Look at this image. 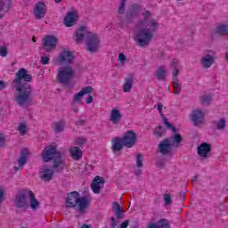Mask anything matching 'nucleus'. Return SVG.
Masks as SVG:
<instances>
[{"label": "nucleus", "instance_id": "f257e3e1", "mask_svg": "<svg viewBox=\"0 0 228 228\" xmlns=\"http://www.w3.org/2000/svg\"><path fill=\"white\" fill-rule=\"evenodd\" d=\"M33 77L28 73V69L21 68L15 73L12 80V88H14V95L18 106L24 104H31L33 102V86L31 81Z\"/></svg>", "mask_w": 228, "mask_h": 228}, {"label": "nucleus", "instance_id": "f03ea898", "mask_svg": "<svg viewBox=\"0 0 228 228\" xmlns=\"http://www.w3.org/2000/svg\"><path fill=\"white\" fill-rule=\"evenodd\" d=\"M142 20H138L140 28L134 35V42L139 47H147L154 37V32L158 29V22L151 17V12H142Z\"/></svg>", "mask_w": 228, "mask_h": 228}, {"label": "nucleus", "instance_id": "7ed1b4c3", "mask_svg": "<svg viewBox=\"0 0 228 228\" xmlns=\"http://www.w3.org/2000/svg\"><path fill=\"white\" fill-rule=\"evenodd\" d=\"M75 35L77 44H81V42H83L86 37V49L89 51V53H97L101 45V40L99 39V36L97 34L89 32L86 27L81 26L76 30Z\"/></svg>", "mask_w": 228, "mask_h": 228}, {"label": "nucleus", "instance_id": "20e7f679", "mask_svg": "<svg viewBox=\"0 0 228 228\" xmlns=\"http://www.w3.org/2000/svg\"><path fill=\"white\" fill-rule=\"evenodd\" d=\"M41 158L45 163H51L53 160V168L60 172L65 168V162L61 159V152L52 143L44 148L41 151Z\"/></svg>", "mask_w": 228, "mask_h": 228}, {"label": "nucleus", "instance_id": "39448f33", "mask_svg": "<svg viewBox=\"0 0 228 228\" xmlns=\"http://www.w3.org/2000/svg\"><path fill=\"white\" fill-rule=\"evenodd\" d=\"M16 208L21 211H28L30 208L35 211L40 208V202L37 200L33 191L25 190L16 196L15 199Z\"/></svg>", "mask_w": 228, "mask_h": 228}, {"label": "nucleus", "instance_id": "423d86ee", "mask_svg": "<svg viewBox=\"0 0 228 228\" xmlns=\"http://www.w3.org/2000/svg\"><path fill=\"white\" fill-rule=\"evenodd\" d=\"M74 77V69L71 67L66 66L64 68H59L56 76V81L60 85L69 86L72 78Z\"/></svg>", "mask_w": 228, "mask_h": 228}, {"label": "nucleus", "instance_id": "0eeeda50", "mask_svg": "<svg viewBox=\"0 0 228 228\" xmlns=\"http://www.w3.org/2000/svg\"><path fill=\"white\" fill-rule=\"evenodd\" d=\"M164 126H166L167 129H170V131L175 134L171 136L169 140H171V143L175 145V147H179L181 142H183V136H181V134H176L177 128L174 126V125H172L170 122H168V119H167V118H164Z\"/></svg>", "mask_w": 228, "mask_h": 228}, {"label": "nucleus", "instance_id": "6e6552de", "mask_svg": "<svg viewBox=\"0 0 228 228\" xmlns=\"http://www.w3.org/2000/svg\"><path fill=\"white\" fill-rule=\"evenodd\" d=\"M121 140H123V143L126 149H133L136 145V133L133 130H127Z\"/></svg>", "mask_w": 228, "mask_h": 228}, {"label": "nucleus", "instance_id": "1a4fd4ad", "mask_svg": "<svg viewBox=\"0 0 228 228\" xmlns=\"http://www.w3.org/2000/svg\"><path fill=\"white\" fill-rule=\"evenodd\" d=\"M47 14V6L44 2H38L34 7V16L36 20H42Z\"/></svg>", "mask_w": 228, "mask_h": 228}, {"label": "nucleus", "instance_id": "9d476101", "mask_svg": "<svg viewBox=\"0 0 228 228\" xmlns=\"http://www.w3.org/2000/svg\"><path fill=\"white\" fill-rule=\"evenodd\" d=\"M77 19H79L77 11L72 10L68 12L64 17V26L66 28H72V26H75L76 22H77Z\"/></svg>", "mask_w": 228, "mask_h": 228}, {"label": "nucleus", "instance_id": "9b49d317", "mask_svg": "<svg viewBox=\"0 0 228 228\" xmlns=\"http://www.w3.org/2000/svg\"><path fill=\"white\" fill-rule=\"evenodd\" d=\"M58 44V38L54 36H46L43 38V49L45 51H53Z\"/></svg>", "mask_w": 228, "mask_h": 228}, {"label": "nucleus", "instance_id": "f8f14e48", "mask_svg": "<svg viewBox=\"0 0 228 228\" xmlns=\"http://www.w3.org/2000/svg\"><path fill=\"white\" fill-rule=\"evenodd\" d=\"M28 158H29V151H28V149H23L18 158V167H14L15 172H19V170L24 168V166L28 163Z\"/></svg>", "mask_w": 228, "mask_h": 228}, {"label": "nucleus", "instance_id": "ddd939ff", "mask_svg": "<svg viewBox=\"0 0 228 228\" xmlns=\"http://www.w3.org/2000/svg\"><path fill=\"white\" fill-rule=\"evenodd\" d=\"M104 188V178L99 175H96L91 183V190L95 195L101 193V190Z\"/></svg>", "mask_w": 228, "mask_h": 228}, {"label": "nucleus", "instance_id": "4468645a", "mask_svg": "<svg viewBox=\"0 0 228 228\" xmlns=\"http://www.w3.org/2000/svg\"><path fill=\"white\" fill-rule=\"evenodd\" d=\"M160 154H163L164 156L167 154H170L172 152V142L170 138L164 139L159 144L157 149Z\"/></svg>", "mask_w": 228, "mask_h": 228}, {"label": "nucleus", "instance_id": "2eb2a0df", "mask_svg": "<svg viewBox=\"0 0 228 228\" xmlns=\"http://www.w3.org/2000/svg\"><path fill=\"white\" fill-rule=\"evenodd\" d=\"M133 85H134V75L129 74L124 78L122 90L125 94H129L133 90Z\"/></svg>", "mask_w": 228, "mask_h": 228}, {"label": "nucleus", "instance_id": "dca6fc26", "mask_svg": "<svg viewBox=\"0 0 228 228\" xmlns=\"http://www.w3.org/2000/svg\"><path fill=\"white\" fill-rule=\"evenodd\" d=\"M74 60V54L69 51H62L57 59V64L61 65V63H70Z\"/></svg>", "mask_w": 228, "mask_h": 228}, {"label": "nucleus", "instance_id": "f3484780", "mask_svg": "<svg viewBox=\"0 0 228 228\" xmlns=\"http://www.w3.org/2000/svg\"><path fill=\"white\" fill-rule=\"evenodd\" d=\"M111 151L113 154H117V152H120L122 149H124V141L121 137H113L111 140Z\"/></svg>", "mask_w": 228, "mask_h": 228}, {"label": "nucleus", "instance_id": "a211bd4d", "mask_svg": "<svg viewBox=\"0 0 228 228\" xmlns=\"http://www.w3.org/2000/svg\"><path fill=\"white\" fill-rule=\"evenodd\" d=\"M79 200V192L72 191L68 195L66 200L67 208H76L77 206V202Z\"/></svg>", "mask_w": 228, "mask_h": 228}, {"label": "nucleus", "instance_id": "6ab92c4d", "mask_svg": "<svg viewBox=\"0 0 228 228\" xmlns=\"http://www.w3.org/2000/svg\"><path fill=\"white\" fill-rule=\"evenodd\" d=\"M191 120L193 121L194 126H200L204 122V112L200 110H192Z\"/></svg>", "mask_w": 228, "mask_h": 228}, {"label": "nucleus", "instance_id": "aec40b11", "mask_svg": "<svg viewBox=\"0 0 228 228\" xmlns=\"http://www.w3.org/2000/svg\"><path fill=\"white\" fill-rule=\"evenodd\" d=\"M211 144L208 142H202L199 147H198V154L200 156V158H208L209 156V152L212 151Z\"/></svg>", "mask_w": 228, "mask_h": 228}, {"label": "nucleus", "instance_id": "412c9836", "mask_svg": "<svg viewBox=\"0 0 228 228\" xmlns=\"http://www.w3.org/2000/svg\"><path fill=\"white\" fill-rule=\"evenodd\" d=\"M215 56L211 54H206L201 58V66L203 69H211L215 65L216 61Z\"/></svg>", "mask_w": 228, "mask_h": 228}, {"label": "nucleus", "instance_id": "4be33fe9", "mask_svg": "<svg viewBox=\"0 0 228 228\" xmlns=\"http://www.w3.org/2000/svg\"><path fill=\"white\" fill-rule=\"evenodd\" d=\"M140 10H142V5L138 4H134L128 9V12H126V18L136 19V17H138V13H140Z\"/></svg>", "mask_w": 228, "mask_h": 228}, {"label": "nucleus", "instance_id": "5701e85b", "mask_svg": "<svg viewBox=\"0 0 228 228\" xmlns=\"http://www.w3.org/2000/svg\"><path fill=\"white\" fill-rule=\"evenodd\" d=\"M90 205V200L86 196L79 197L77 203L79 213H85Z\"/></svg>", "mask_w": 228, "mask_h": 228}, {"label": "nucleus", "instance_id": "b1692460", "mask_svg": "<svg viewBox=\"0 0 228 228\" xmlns=\"http://www.w3.org/2000/svg\"><path fill=\"white\" fill-rule=\"evenodd\" d=\"M93 91L94 87L90 86L83 87L81 91H79L77 94L74 95L73 102H77L81 101L84 95H86L87 94H92Z\"/></svg>", "mask_w": 228, "mask_h": 228}, {"label": "nucleus", "instance_id": "393cba45", "mask_svg": "<svg viewBox=\"0 0 228 228\" xmlns=\"http://www.w3.org/2000/svg\"><path fill=\"white\" fill-rule=\"evenodd\" d=\"M112 211L116 215L118 220H122V218H124V207L118 204V202L115 201L112 204Z\"/></svg>", "mask_w": 228, "mask_h": 228}, {"label": "nucleus", "instance_id": "a878e982", "mask_svg": "<svg viewBox=\"0 0 228 228\" xmlns=\"http://www.w3.org/2000/svg\"><path fill=\"white\" fill-rule=\"evenodd\" d=\"M110 120L114 124V126H117L120 120H122V113H120V110L118 109H112L110 115Z\"/></svg>", "mask_w": 228, "mask_h": 228}, {"label": "nucleus", "instance_id": "bb28decb", "mask_svg": "<svg viewBox=\"0 0 228 228\" xmlns=\"http://www.w3.org/2000/svg\"><path fill=\"white\" fill-rule=\"evenodd\" d=\"M69 154L75 161H79L81 158H83V151L79 147L77 146H73L69 149Z\"/></svg>", "mask_w": 228, "mask_h": 228}, {"label": "nucleus", "instance_id": "cd10ccee", "mask_svg": "<svg viewBox=\"0 0 228 228\" xmlns=\"http://www.w3.org/2000/svg\"><path fill=\"white\" fill-rule=\"evenodd\" d=\"M53 175H54V169L53 168H45L40 172L42 181H51Z\"/></svg>", "mask_w": 228, "mask_h": 228}, {"label": "nucleus", "instance_id": "c85d7f7f", "mask_svg": "<svg viewBox=\"0 0 228 228\" xmlns=\"http://www.w3.org/2000/svg\"><path fill=\"white\" fill-rule=\"evenodd\" d=\"M216 33L220 37H226L228 35V25L227 24H219L216 28Z\"/></svg>", "mask_w": 228, "mask_h": 228}, {"label": "nucleus", "instance_id": "c756f323", "mask_svg": "<svg viewBox=\"0 0 228 228\" xmlns=\"http://www.w3.org/2000/svg\"><path fill=\"white\" fill-rule=\"evenodd\" d=\"M155 77H157V79L159 81H163V79H165L167 77V68H165V66H160L156 73H155Z\"/></svg>", "mask_w": 228, "mask_h": 228}, {"label": "nucleus", "instance_id": "7c9ffc66", "mask_svg": "<svg viewBox=\"0 0 228 228\" xmlns=\"http://www.w3.org/2000/svg\"><path fill=\"white\" fill-rule=\"evenodd\" d=\"M8 10H10V2L0 0V19H3Z\"/></svg>", "mask_w": 228, "mask_h": 228}, {"label": "nucleus", "instance_id": "2f4dec72", "mask_svg": "<svg viewBox=\"0 0 228 228\" xmlns=\"http://www.w3.org/2000/svg\"><path fill=\"white\" fill-rule=\"evenodd\" d=\"M217 131H223L224 127H227V120L225 118H222L218 121L214 122Z\"/></svg>", "mask_w": 228, "mask_h": 228}, {"label": "nucleus", "instance_id": "473e14b6", "mask_svg": "<svg viewBox=\"0 0 228 228\" xmlns=\"http://www.w3.org/2000/svg\"><path fill=\"white\" fill-rule=\"evenodd\" d=\"M173 92L175 95L181 94V84L179 83V79L173 80Z\"/></svg>", "mask_w": 228, "mask_h": 228}, {"label": "nucleus", "instance_id": "72a5a7b5", "mask_svg": "<svg viewBox=\"0 0 228 228\" xmlns=\"http://www.w3.org/2000/svg\"><path fill=\"white\" fill-rule=\"evenodd\" d=\"M65 128V122L63 120L58 121L54 124L55 133H61Z\"/></svg>", "mask_w": 228, "mask_h": 228}, {"label": "nucleus", "instance_id": "f704fd0d", "mask_svg": "<svg viewBox=\"0 0 228 228\" xmlns=\"http://www.w3.org/2000/svg\"><path fill=\"white\" fill-rule=\"evenodd\" d=\"M135 167H137V168L143 167V156H142L141 153L137 154L135 157Z\"/></svg>", "mask_w": 228, "mask_h": 228}, {"label": "nucleus", "instance_id": "c9c22d12", "mask_svg": "<svg viewBox=\"0 0 228 228\" xmlns=\"http://www.w3.org/2000/svg\"><path fill=\"white\" fill-rule=\"evenodd\" d=\"M18 131L20 134H21V136H24V134H26V131H28V126L26 125V122L22 121L20 123Z\"/></svg>", "mask_w": 228, "mask_h": 228}, {"label": "nucleus", "instance_id": "e433bc0d", "mask_svg": "<svg viewBox=\"0 0 228 228\" xmlns=\"http://www.w3.org/2000/svg\"><path fill=\"white\" fill-rule=\"evenodd\" d=\"M163 133H165V130L163 129V126H161L155 127V129L153 131V134L157 138H161V136H163Z\"/></svg>", "mask_w": 228, "mask_h": 228}, {"label": "nucleus", "instance_id": "4c0bfd02", "mask_svg": "<svg viewBox=\"0 0 228 228\" xmlns=\"http://www.w3.org/2000/svg\"><path fill=\"white\" fill-rule=\"evenodd\" d=\"M212 100H213V98H211V96L208 95V94H205V95L200 97L201 104H205L206 106H209Z\"/></svg>", "mask_w": 228, "mask_h": 228}, {"label": "nucleus", "instance_id": "58836bf2", "mask_svg": "<svg viewBox=\"0 0 228 228\" xmlns=\"http://www.w3.org/2000/svg\"><path fill=\"white\" fill-rule=\"evenodd\" d=\"M170 224H168V221L167 219H160L157 223V228H169Z\"/></svg>", "mask_w": 228, "mask_h": 228}, {"label": "nucleus", "instance_id": "ea45409f", "mask_svg": "<svg viewBox=\"0 0 228 228\" xmlns=\"http://www.w3.org/2000/svg\"><path fill=\"white\" fill-rule=\"evenodd\" d=\"M127 58L126 57V54H124V53H120L118 56V61L119 63V65H121V67H124V65H126V61Z\"/></svg>", "mask_w": 228, "mask_h": 228}, {"label": "nucleus", "instance_id": "a19ab883", "mask_svg": "<svg viewBox=\"0 0 228 228\" xmlns=\"http://www.w3.org/2000/svg\"><path fill=\"white\" fill-rule=\"evenodd\" d=\"M75 143L78 145V147H83V145L86 143V139L85 138V136L77 137L75 139Z\"/></svg>", "mask_w": 228, "mask_h": 228}, {"label": "nucleus", "instance_id": "79ce46f5", "mask_svg": "<svg viewBox=\"0 0 228 228\" xmlns=\"http://www.w3.org/2000/svg\"><path fill=\"white\" fill-rule=\"evenodd\" d=\"M0 56H2V58L8 56V48L6 46H0Z\"/></svg>", "mask_w": 228, "mask_h": 228}, {"label": "nucleus", "instance_id": "37998d69", "mask_svg": "<svg viewBox=\"0 0 228 228\" xmlns=\"http://www.w3.org/2000/svg\"><path fill=\"white\" fill-rule=\"evenodd\" d=\"M125 12H126V2L120 1V4L118 7V13L120 15H124Z\"/></svg>", "mask_w": 228, "mask_h": 228}, {"label": "nucleus", "instance_id": "c03bdc74", "mask_svg": "<svg viewBox=\"0 0 228 228\" xmlns=\"http://www.w3.org/2000/svg\"><path fill=\"white\" fill-rule=\"evenodd\" d=\"M164 202H165L166 206H168L172 203V198L170 197V194L164 195Z\"/></svg>", "mask_w": 228, "mask_h": 228}, {"label": "nucleus", "instance_id": "a18cd8bd", "mask_svg": "<svg viewBox=\"0 0 228 228\" xmlns=\"http://www.w3.org/2000/svg\"><path fill=\"white\" fill-rule=\"evenodd\" d=\"M171 67H172L173 69H178V67H179V60L174 59V60L171 61Z\"/></svg>", "mask_w": 228, "mask_h": 228}, {"label": "nucleus", "instance_id": "49530a36", "mask_svg": "<svg viewBox=\"0 0 228 228\" xmlns=\"http://www.w3.org/2000/svg\"><path fill=\"white\" fill-rule=\"evenodd\" d=\"M49 56H42L41 57V64L42 65H47L49 63Z\"/></svg>", "mask_w": 228, "mask_h": 228}, {"label": "nucleus", "instance_id": "de8ad7c7", "mask_svg": "<svg viewBox=\"0 0 228 228\" xmlns=\"http://www.w3.org/2000/svg\"><path fill=\"white\" fill-rule=\"evenodd\" d=\"M172 74H173V81H177V75L179 74V69L174 68Z\"/></svg>", "mask_w": 228, "mask_h": 228}, {"label": "nucleus", "instance_id": "09e8293b", "mask_svg": "<svg viewBox=\"0 0 228 228\" xmlns=\"http://www.w3.org/2000/svg\"><path fill=\"white\" fill-rule=\"evenodd\" d=\"M110 221H111V227L117 228V225H118V221L115 220L114 216L110 217Z\"/></svg>", "mask_w": 228, "mask_h": 228}, {"label": "nucleus", "instance_id": "8fccbe9b", "mask_svg": "<svg viewBox=\"0 0 228 228\" xmlns=\"http://www.w3.org/2000/svg\"><path fill=\"white\" fill-rule=\"evenodd\" d=\"M94 102V96L89 94L88 97L86 99V104H92Z\"/></svg>", "mask_w": 228, "mask_h": 228}, {"label": "nucleus", "instance_id": "3c124183", "mask_svg": "<svg viewBox=\"0 0 228 228\" xmlns=\"http://www.w3.org/2000/svg\"><path fill=\"white\" fill-rule=\"evenodd\" d=\"M4 190L0 188V204L1 202H4Z\"/></svg>", "mask_w": 228, "mask_h": 228}, {"label": "nucleus", "instance_id": "603ef678", "mask_svg": "<svg viewBox=\"0 0 228 228\" xmlns=\"http://www.w3.org/2000/svg\"><path fill=\"white\" fill-rule=\"evenodd\" d=\"M75 126H85V120L84 119H79L78 121H76Z\"/></svg>", "mask_w": 228, "mask_h": 228}, {"label": "nucleus", "instance_id": "864d4df0", "mask_svg": "<svg viewBox=\"0 0 228 228\" xmlns=\"http://www.w3.org/2000/svg\"><path fill=\"white\" fill-rule=\"evenodd\" d=\"M6 88V83L3 80H0V90H4Z\"/></svg>", "mask_w": 228, "mask_h": 228}, {"label": "nucleus", "instance_id": "5fc2aeb1", "mask_svg": "<svg viewBox=\"0 0 228 228\" xmlns=\"http://www.w3.org/2000/svg\"><path fill=\"white\" fill-rule=\"evenodd\" d=\"M157 109L159 110V113H163V103H159Z\"/></svg>", "mask_w": 228, "mask_h": 228}, {"label": "nucleus", "instance_id": "6e6d98bb", "mask_svg": "<svg viewBox=\"0 0 228 228\" xmlns=\"http://www.w3.org/2000/svg\"><path fill=\"white\" fill-rule=\"evenodd\" d=\"M2 145H4V136L3 135V134H0V147Z\"/></svg>", "mask_w": 228, "mask_h": 228}, {"label": "nucleus", "instance_id": "4d7b16f0", "mask_svg": "<svg viewBox=\"0 0 228 228\" xmlns=\"http://www.w3.org/2000/svg\"><path fill=\"white\" fill-rule=\"evenodd\" d=\"M147 227L148 228H158V224L150 223L149 224H147Z\"/></svg>", "mask_w": 228, "mask_h": 228}, {"label": "nucleus", "instance_id": "13d9d810", "mask_svg": "<svg viewBox=\"0 0 228 228\" xmlns=\"http://www.w3.org/2000/svg\"><path fill=\"white\" fill-rule=\"evenodd\" d=\"M74 113H79V109L77 107H73Z\"/></svg>", "mask_w": 228, "mask_h": 228}, {"label": "nucleus", "instance_id": "bf43d9fd", "mask_svg": "<svg viewBox=\"0 0 228 228\" xmlns=\"http://www.w3.org/2000/svg\"><path fill=\"white\" fill-rule=\"evenodd\" d=\"M81 228H90L87 224H84Z\"/></svg>", "mask_w": 228, "mask_h": 228}, {"label": "nucleus", "instance_id": "052dcab7", "mask_svg": "<svg viewBox=\"0 0 228 228\" xmlns=\"http://www.w3.org/2000/svg\"><path fill=\"white\" fill-rule=\"evenodd\" d=\"M54 1H55V3H57V4L61 3V0H54Z\"/></svg>", "mask_w": 228, "mask_h": 228}, {"label": "nucleus", "instance_id": "680f3d73", "mask_svg": "<svg viewBox=\"0 0 228 228\" xmlns=\"http://www.w3.org/2000/svg\"><path fill=\"white\" fill-rule=\"evenodd\" d=\"M141 172H142V170H139L138 173H135L136 175H138Z\"/></svg>", "mask_w": 228, "mask_h": 228}, {"label": "nucleus", "instance_id": "e2e57ef3", "mask_svg": "<svg viewBox=\"0 0 228 228\" xmlns=\"http://www.w3.org/2000/svg\"><path fill=\"white\" fill-rule=\"evenodd\" d=\"M121 2H123V3H126L127 0H120Z\"/></svg>", "mask_w": 228, "mask_h": 228}, {"label": "nucleus", "instance_id": "0e129e2a", "mask_svg": "<svg viewBox=\"0 0 228 228\" xmlns=\"http://www.w3.org/2000/svg\"><path fill=\"white\" fill-rule=\"evenodd\" d=\"M32 40H33V42H37V41L35 40V37H33V39H32Z\"/></svg>", "mask_w": 228, "mask_h": 228}]
</instances>
